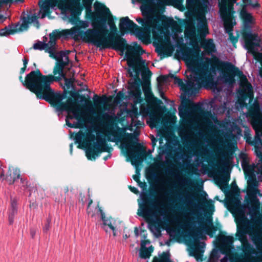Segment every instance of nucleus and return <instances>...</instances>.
Instances as JSON below:
<instances>
[{
	"label": "nucleus",
	"mask_w": 262,
	"mask_h": 262,
	"mask_svg": "<svg viewBox=\"0 0 262 262\" xmlns=\"http://www.w3.org/2000/svg\"><path fill=\"white\" fill-rule=\"evenodd\" d=\"M185 34L190 37H194L195 34L194 26L193 25L188 26L185 30Z\"/></svg>",
	"instance_id": "a19ab883"
},
{
	"label": "nucleus",
	"mask_w": 262,
	"mask_h": 262,
	"mask_svg": "<svg viewBox=\"0 0 262 262\" xmlns=\"http://www.w3.org/2000/svg\"><path fill=\"white\" fill-rule=\"evenodd\" d=\"M194 154L196 156L203 158L204 156L207 155L208 150L204 147H201L197 149Z\"/></svg>",
	"instance_id": "79ce46f5"
},
{
	"label": "nucleus",
	"mask_w": 262,
	"mask_h": 262,
	"mask_svg": "<svg viewBox=\"0 0 262 262\" xmlns=\"http://www.w3.org/2000/svg\"><path fill=\"white\" fill-rule=\"evenodd\" d=\"M153 212L151 211L147 204H143L140 205L138 212V214L139 215L147 218V217L151 216Z\"/></svg>",
	"instance_id": "2f4dec72"
},
{
	"label": "nucleus",
	"mask_w": 262,
	"mask_h": 262,
	"mask_svg": "<svg viewBox=\"0 0 262 262\" xmlns=\"http://www.w3.org/2000/svg\"><path fill=\"white\" fill-rule=\"evenodd\" d=\"M245 5L243 6L241 11V15L244 20V24L246 27H250L251 25L254 23V19L251 14L249 13L246 10V5L251 6L254 8L258 6V4H252L251 0H243Z\"/></svg>",
	"instance_id": "aec40b11"
},
{
	"label": "nucleus",
	"mask_w": 262,
	"mask_h": 262,
	"mask_svg": "<svg viewBox=\"0 0 262 262\" xmlns=\"http://www.w3.org/2000/svg\"><path fill=\"white\" fill-rule=\"evenodd\" d=\"M252 239L259 250H262V236L257 233L252 237Z\"/></svg>",
	"instance_id": "58836bf2"
},
{
	"label": "nucleus",
	"mask_w": 262,
	"mask_h": 262,
	"mask_svg": "<svg viewBox=\"0 0 262 262\" xmlns=\"http://www.w3.org/2000/svg\"><path fill=\"white\" fill-rule=\"evenodd\" d=\"M180 51L191 71L187 83H184L181 79L171 74L161 75L157 80L168 82L173 79L174 83L178 84L189 97H191L195 96L202 86L207 85L212 79L209 69L210 58H200L199 49L194 50L185 46L180 48Z\"/></svg>",
	"instance_id": "f03ea898"
},
{
	"label": "nucleus",
	"mask_w": 262,
	"mask_h": 262,
	"mask_svg": "<svg viewBox=\"0 0 262 262\" xmlns=\"http://www.w3.org/2000/svg\"><path fill=\"white\" fill-rule=\"evenodd\" d=\"M142 89L146 99H149L152 97L148 81L145 80L144 81L142 84Z\"/></svg>",
	"instance_id": "c9c22d12"
},
{
	"label": "nucleus",
	"mask_w": 262,
	"mask_h": 262,
	"mask_svg": "<svg viewBox=\"0 0 262 262\" xmlns=\"http://www.w3.org/2000/svg\"><path fill=\"white\" fill-rule=\"evenodd\" d=\"M152 262H170L169 254L163 252L162 254L160 256V258L155 257L152 260Z\"/></svg>",
	"instance_id": "ea45409f"
},
{
	"label": "nucleus",
	"mask_w": 262,
	"mask_h": 262,
	"mask_svg": "<svg viewBox=\"0 0 262 262\" xmlns=\"http://www.w3.org/2000/svg\"><path fill=\"white\" fill-rule=\"evenodd\" d=\"M201 46L204 50V52L207 55H212L216 52L215 45L212 39H205L202 40Z\"/></svg>",
	"instance_id": "c85d7f7f"
},
{
	"label": "nucleus",
	"mask_w": 262,
	"mask_h": 262,
	"mask_svg": "<svg viewBox=\"0 0 262 262\" xmlns=\"http://www.w3.org/2000/svg\"><path fill=\"white\" fill-rule=\"evenodd\" d=\"M69 51H67L66 52L60 51L58 52L57 51V46L54 48V51L53 54H51L50 56L56 59L58 62L59 65L62 66L64 67L66 66L68 64L69 59L68 55Z\"/></svg>",
	"instance_id": "b1692460"
},
{
	"label": "nucleus",
	"mask_w": 262,
	"mask_h": 262,
	"mask_svg": "<svg viewBox=\"0 0 262 262\" xmlns=\"http://www.w3.org/2000/svg\"><path fill=\"white\" fill-rule=\"evenodd\" d=\"M63 79H64L65 83L68 87L72 86L73 82L72 79H68L66 76L65 78H63Z\"/></svg>",
	"instance_id": "6e6d98bb"
},
{
	"label": "nucleus",
	"mask_w": 262,
	"mask_h": 262,
	"mask_svg": "<svg viewBox=\"0 0 262 262\" xmlns=\"http://www.w3.org/2000/svg\"><path fill=\"white\" fill-rule=\"evenodd\" d=\"M196 233L195 231H191L190 234V235L193 236V237H197L199 234H202V232L201 231V230L199 228H197L196 230Z\"/></svg>",
	"instance_id": "5fc2aeb1"
},
{
	"label": "nucleus",
	"mask_w": 262,
	"mask_h": 262,
	"mask_svg": "<svg viewBox=\"0 0 262 262\" xmlns=\"http://www.w3.org/2000/svg\"><path fill=\"white\" fill-rule=\"evenodd\" d=\"M83 138V144L87 147L86 156L88 159H95L98 153L106 152L109 150L105 138L98 134L95 138L91 128L87 129L85 135L82 131L76 134V139L78 142H81Z\"/></svg>",
	"instance_id": "39448f33"
},
{
	"label": "nucleus",
	"mask_w": 262,
	"mask_h": 262,
	"mask_svg": "<svg viewBox=\"0 0 262 262\" xmlns=\"http://www.w3.org/2000/svg\"><path fill=\"white\" fill-rule=\"evenodd\" d=\"M237 0H221L219 3V11L226 32L232 35L235 23L233 22V6Z\"/></svg>",
	"instance_id": "9b49d317"
},
{
	"label": "nucleus",
	"mask_w": 262,
	"mask_h": 262,
	"mask_svg": "<svg viewBox=\"0 0 262 262\" xmlns=\"http://www.w3.org/2000/svg\"><path fill=\"white\" fill-rule=\"evenodd\" d=\"M20 182L25 188H27L28 186V181L27 179L20 177Z\"/></svg>",
	"instance_id": "4d7b16f0"
},
{
	"label": "nucleus",
	"mask_w": 262,
	"mask_h": 262,
	"mask_svg": "<svg viewBox=\"0 0 262 262\" xmlns=\"http://www.w3.org/2000/svg\"><path fill=\"white\" fill-rule=\"evenodd\" d=\"M157 34L160 37L159 40L155 37H153L159 45L156 47V51L160 56H164L165 55L169 56L173 51V48L170 42V38L168 35L165 34L163 31V28L161 27L160 32L157 30Z\"/></svg>",
	"instance_id": "dca6fc26"
},
{
	"label": "nucleus",
	"mask_w": 262,
	"mask_h": 262,
	"mask_svg": "<svg viewBox=\"0 0 262 262\" xmlns=\"http://www.w3.org/2000/svg\"><path fill=\"white\" fill-rule=\"evenodd\" d=\"M173 212L174 214L172 215L173 217L172 220H170L169 216L167 217V220L172 223L180 224L182 222L181 219L182 216L184 219H188V213L183 214L181 212H176L175 211Z\"/></svg>",
	"instance_id": "473e14b6"
},
{
	"label": "nucleus",
	"mask_w": 262,
	"mask_h": 262,
	"mask_svg": "<svg viewBox=\"0 0 262 262\" xmlns=\"http://www.w3.org/2000/svg\"><path fill=\"white\" fill-rule=\"evenodd\" d=\"M106 99V97L105 96H103L101 97L97 95H94L93 98L94 105L95 106H97L99 104L102 103Z\"/></svg>",
	"instance_id": "49530a36"
},
{
	"label": "nucleus",
	"mask_w": 262,
	"mask_h": 262,
	"mask_svg": "<svg viewBox=\"0 0 262 262\" xmlns=\"http://www.w3.org/2000/svg\"><path fill=\"white\" fill-rule=\"evenodd\" d=\"M155 186L156 187V190L159 192L164 189L162 184H160L159 185H156Z\"/></svg>",
	"instance_id": "e2e57ef3"
},
{
	"label": "nucleus",
	"mask_w": 262,
	"mask_h": 262,
	"mask_svg": "<svg viewBox=\"0 0 262 262\" xmlns=\"http://www.w3.org/2000/svg\"><path fill=\"white\" fill-rule=\"evenodd\" d=\"M218 241L221 244V250L224 254H229L230 252V245L233 243L232 236L220 235L217 237Z\"/></svg>",
	"instance_id": "a878e982"
},
{
	"label": "nucleus",
	"mask_w": 262,
	"mask_h": 262,
	"mask_svg": "<svg viewBox=\"0 0 262 262\" xmlns=\"http://www.w3.org/2000/svg\"><path fill=\"white\" fill-rule=\"evenodd\" d=\"M227 255L228 254H226ZM221 262H228V257L227 255L225 256L223 258H222L220 260Z\"/></svg>",
	"instance_id": "69168bd1"
},
{
	"label": "nucleus",
	"mask_w": 262,
	"mask_h": 262,
	"mask_svg": "<svg viewBox=\"0 0 262 262\" xmlns=\"http://www.w3.org/2000/svg\"><path fill=\"white\" fill-rule=\"evenodd\" d=\"M210 63L212 70H215L216 67L218 70L222 71L223 73L221 76L222 80L229 85L233 86L235 82V75L238 76L239 89L238 90V99L236 104L237 107L239 106L241 108L247 106V98L252 100L254 94L253 87L243 72L236 68L231 62L223 61L215 56L210 58Z\"/></svg>",
	"instance_id": "20e7f679"
},
{
	"label": "nucleus",
	"mask_w": 262,
	"mask_h": 262,
	"mask_svg": "<svg viewBox=\"0 0 262 262\" xmlns=\"http://www.w3.org/2000/svg\"><path fill=\"white\" fill-rule=\"evenodd\" d=\"M144 63L145 60H143L140 55H138L135 57L133 58L132 63L127 62L128 67L135 69V70L138 68H140L143 67Z\"/></svg>",
	"instance_id": "72a5a7b5"
},
{
	"label": "nucleus",
	"mask_w": 262,
	"mask_h": 262,
	"mask_svg": "<svg viewBox=\"0 0 262 262\" xmlns=\"http://www.w3.org/2000/svg\"><path fill=\"white\" fill-rule=\"evenodd\" d=\"M260 138V141H256L255 140V137L254 138V141H252V139L251 137H247L246 139V142L248 143L249 144L251 145H255V146H259V145H262V134L261 133H260L259 135Z\"/></svg>",
	"instance_id": "37998d69"
},
{
	"label": "nucleus",
	"mask_w": 262,
	"mask_h": 262,
	"mask_svg": "<svg viewBox=\"0 0 262 262\" xmlns=\"http://www.w3.org/2000/svg\"><path fill=\"white\" fill-rule=\"evenodd\" d=\"M250 177L248 180L247 193H251L252 190H254L255 193L259 192L258 189V182L255 178L252 176Z\"/></svg>",
	"instance_id": "7c9ffc66"
},
{
	"label": "nucleus",
	"mask_w": 262,
	"mask_h": 262,
	"mask_svg": "<svg viewBox=\"0 0 262 262\" xmlns=\"http://www.w3.org/2000/svg\"><path fill=\"white\" fill-rule=\"evenodd\" d=\"M166 230L170 236H173L175 234V230L172 228H168Z\"/></svg>",
	"instance_id": "bf43d9fd"
},
{
	"label": "nucleus",
	"mask_w": 262,
	"mask_h": 262,
	"mask_svg": "<svg viewBox=\"0 0 262 262\" xmlns=\"http://www.w3.org/2000/svg\"><path fill=\"white\" fill-rule=\"evenodd\" d=\"M119 27L121 33L123 34L127 31L134 32L137 25L128 17H125L120 18Z\"/></svg>",
	"instance_id": "5701e85b"
},
{
	"label": "nucleus",
	"mask_w": 262,
	"mask_h": 262,
	"mask_svg": "<svg viewBox=\"0 0 262 262\" xmlns=\"http://www.w3.org/2000/svg\"><path fill=\"white\" fill-rule=\"evenodd\" d=\"M225 145L224 146L228 149H232L233 148V144L228 139H226L224 141Z\"/></svg>",
	"instance_id": "864d4df0"
},
{
	"label": "nucleus",
	"mask_w": 262,
	"mask_h": 262,
	"mask_svg": "<svg viewBox=\"0 0 262 262\" xmlns=\"http://www.w3.org/2000/svg\"><path fill=\"white\" fill-rule=\"evenodd\" d=\"M81 0H76V3L73 6L76 13L80 15L82 11L80 5ZM92 0H82V5L85 9L86 16L91 20L93 29H89L82 31L79 28L73 27L69 30H64L61 33L66 37L71 36L75 40L81 39L83 41L91 43L94 46L102 49L112 48L117 51H123L125 48L124 40L115 33L110 32L108 35V30L106 23L107 21L111 28L116 29L114 19L110 11L103 4L96 2L94 4V11H92Z\"/></svg>",
	"instance_id": "f257e3e1"
},
{
	"label": "nucleus",
	"mask_w": 262,
	"mask_h": 262,
	"mask_svg": "<svg viewBox=\"0 0 262 262\" xmlns=\"http://www.w3.org/2000/svg\"><path fill=\"white\" fill-rule=\"evenodd\" d=\"M45 83L23 82V84L28 89L34 93L38 98L46 100L53 105H57L63 99V95L60 92H54L51 89L53 77H46Z\"/></svg>",
	"instance_id": "423d86ee"
},
{
	"label": "nucleus",
	"mask_w": 262,
	"mask_h": 262,
	"mask_svg": "<svg viewBox=\"0 0 262 262\" xmlns=\"http://www.w3.org/2000/svg\"><path fill=\"white\" fill-rule=\"evenodd\" d=\"M207 194L204 192V194H201L200 196V201H201V204L202 205H204V204H208V202L207 200Z\"/></svg>",
	"instance_id": "3c124183"
},
{
	"label": "nucleus",
	"mask_w": 262,
	"mask_h": 262,
	"mask_svg": "<svg viewBox=\"0 0 262 262\" xmlns=\"http://www.w3.org/2000/svg\"><path fill=\"white\" fill-rule=\"evenodd\" d=\"M208 0H186V8L188 11L194 15L198 14V33L201 38L205 37L208 33L205 12L208 9Z\"/></svg>",
	"instance_id": "0eeeda50"
},
{
	"label": "nucleus",
	"mask_w": 262,
	"mask_h": 262,
	"mask_svg": "<svg viewBox=\"0 0 262 262\" xmlns=\"http://www.w3.org/2000/svg\"><path fill=\"white\" fill-rule=\"evenodd\" d=\"M251 125L255 132V140L260 141V133L262 134V112L260 111L259 103L255 100L249 110Z\"/></svg>",
	"instance_id": "2eb2a0df"
},
{
	"label": "nucleus",
	"mask_w": 262,
	"mask_h": 262,
	"mask_svg": "<svg viewBox=\"0 0 262 262\" xmlns=\"http://www.w3.org/2000/svg\"><path fill=\"white\" fill-rule=\"evenodd\" d=\"M89 26V23L86 21H84L82 23L81 27L82 28H85L88 27Z\"/></svg>",
	"instance_id": "0e129e2a"
},
{
	"label": "nucleus",
	"mask_w": 262,
	"mask_h": 262,
	"mask_svg": "<svg viewBox=\"0 0 262 262\" xmlns=\"http://www.w3.org/2000/svg\"><path fill=\"white\" fill-rule=\"evenodd\" d=\"M28 20L30 22H35L37 21V16L35 15H31L28 17Z\"/></svg>",
	"instance_id": "052dcab7"
},
{
	"label": "nucleus",
	"mask_w": 262,
	"mask_h": 262,
	"mask_svg": "<svg viewBox=\"0 0 262 262\" xmlns=\"http://www.w3.org/2000/svg\"><path fill=\"white\" fill-rule=\"evenodd\" d=\"M136 20L139 23H141L144 27H151L152 37L159 40L161 39L160 37L157 34V30H158L160 31L161 26L155 23L147 17H143V18L137 17Z\"/></svg>",
	"instance_id": "412c9836"
},
{
	"label": "nucleus",
	"mask_w": 262,
	"mask_h": 262,
	"mask_svg": "<svg viewBox=\"0 0 262 262\" xmlns=\"http://www.w3.org/2000/svg\"><path fill=\"white\" fill-rule=\"evenodd\" d=\"M179 135L183 140L189 142L193 140L195 137L194 133L187 128L182 129L180 132Z\"/></svg>",
	"instance_id": "c756f323"
},
{
	"label": "nucleus",
	"mask_w": 262,
	"mask_h": 262,
	"mask_svg": "<svg viewBox=\"0 0 262 262\" xmlns=\"http://www.w3.org/2000/svg\"><path fill=\"white\" fill-rule=\"evenodd\" d=\"M62 30L60 32L57 36L54 35H50L49 40H48L47 37H43V41H37L33 45V49L34 50H46L50 55L53 54L54 51V48L56 45L57 38L60 37H64L65 38H72L71 36L66 37L61 33Z\"/></svg>",
	"instance_id": "f3484780"
},
{
	"label": "nucleus",
	"mask_w": 262,
	"mask_h": 262,
	"mask_svg": "<svg viewBox=\"0 0 262 262\" xmlns=\"http://www.w3.org/2000/svg\"><path fill=\"white\" fill-rule=\"evenodd\" d=\"M177 178H178V180L179 181H178L179 185L183 186L187 184V180L185 178H183L182 177H179L178 176H177Z\"/></svg>",
	"instance_id": "603ef678"
},
{
	"label": "nucleus",
	"mask_w": 262,
	"mask_h": 262,
	"mask_svg": "<svg viewBox=\"0 0 262 262\" xmlns=\"http://www.w3.org/2000/svg\"><path fill=\"white\" fill-rule=\"evenodd\" d=\"M151 29L152 30L151 27H144L142 28L137 26L134 32L143 42L147 44L150 42Z\"/></svg>",
	"instance_id": "393cba45"
},
{
	"label": "nucleus",
	"mask_w": 262,
	"mask_h": 262,
	"mask_svg": "<svg viewBox=\"0 0 262 262\" xmlns=\"http://www.w3.org/2000/svg\"><path fill=\"white\" fill-rule=\"evenodd\" d=\"M151 251L149 249L144 247L142 244H141V247L139 252L140 257L144 259L148 258L151 255Z\"/></svg>",
	"instance_id": "4c0bfd02"
},
{
	"label": "nucleus",
	"mask_w": 262,
	"mask_h": 262,
	"mask_svg": "<svg viewBox=\"0 0 262 262\" xmlns=\"http://www.w3.org/2000/svg\"><path fill=\"white\" fill-rule=\"evenodd\" d=\"M125 56L127 62L130 63H132L133 58L138 55H142L144 53V51L140 46L134 47L130 45H127L125 47Z\"/></svg>",
	"instance_id": "4be33fe9"
},
{
	"label": "nucleus",
	"mask_w": 262,
	"mask_h": 262,
	"mask_svg": "<svg viewBox=\"0 0 262 262\" xmlns=\"http://www.w3.org/2000/svg\"><path fill=\"white\" fill-rule=\"evenodd\" d=\"M17 213V210L10 209L8 212V221L10 225H12L14 222V216Z\"/></svg>",
	"instance_id": "de8ad7c7"
},
{
	"label": "nucleus",
	"mask_w": 262,
	"mask_h": 262,
	"mask_svg": "<svg viewBox=\"0 0 262 262\" xmlns=\"http://www.w3.org/2000/svg\"><path fill=\"white\" fill-rule=\"evenodd\" d=\"M122 114L121 111L116 114L112 112L103 114L99 118L100 132L111 138L112 141L120 140L132 164L136 165L146 157L145 150L140 143L131 145L134 141L138 142V138L133 134H125L126 127L120 128L117 125L118 122L123 121L120 119Z\"/></svg>",
	"instance_id": "7ed1b4c3"
},
{
	"label": "nucleus",
	"mask_w": 262,
	"mask_h": 262,
	"mask_svg": "<svg viewBox=\"0 0 262 262\" xmlns=\"http://www.w3.org/2000/svg\"><path fill=\"white\" fill-rule=\"evenodd\" d=\"M140 113L143 117H146L149 115L147 123L151 128L156 127L160 122L161 114L155 109H151L148 105L142 104L140 107Z\"/></svg>",
	"instance_id": "a211bd4d"
},
{
	"label": "nucleus",
	"mask_w": 262,
	"mask_h": 262,
	"mask_svg": "<svg viewBox=\"0 0 262 262\" xmlns=\"http://www.w3.org/2000/svg\"><path fill=\"white\" fill-rule=\"evenodd\" d=\"M11 209L13 210H17V203L15 200H12L11 203Z\"/></svg>",
	"instance_id": "13d9d810"
},
{
	"label": "nucleus",
	"mask_w": 262,
	"mask_h": 262,
	"mask_svg": "<svg viewBox=\"0 0 262 262\" xmlns=\"http://www.w3.org/2000/svg\"><path fill=\"white\" fill-rule=\"evenodd\" d=\"M235 221L237 224V235L239 239L243 241L246 239V234L252 235L253 228L251 227V222L245 215L244 210L240 207L234 208Z\"/></svg>",
	"instance_id": "9d476101"
},
{
	"label": "nucleus",
	"mask_w": 262,
	"mask_h": 262,
	"mask_svg": "<svg viewBox=\"0 0 262 262\" xmlns=\"http://www.w3.org/2000/svg\"><path fill=\"white\" fill-rule=\"evenodd\" d=\"M12 180H10L9 184H13L16 181V180L19 179L20 178V171L19 170L17 169H13L12 172Z\"/></svg>",
	"instance_id": "a18cd8bd"
},
{
	"label": "nucleus",
	"mask_w": 262,
	"mask_h": 262,
	"mask_svg": "<svg viewBox=\"0 0 262 262\" xmlns=\"http://www.w3.org/2000/svg\"><path fill=\"white\" fill-rule=\"evenodd\" d=\"M190 105L192 108V110H189L186 107L183 106L179 108V114L180 116L183 119H188L191 115H196V118L201 120L202 119L208 125H210L212 123V121L210 118L211 115L205 114L202 110V104L200 102L193 103L190 102Z\"/></svg>",
	"instance_id": "ddd939ff"
},
{
	"label": "nucleus",
	"mask_w": 262,
	"mask_h": 262,
	"mask_svg": "<svg viewBox=\"0 0 262 262\" xmlns=\"http://www.w3.org/2000/svg\"><path fill=\"white\" fill-rule=\"evenodd\" d=\"M96 209L101 214V220H102L103 222L104 225H107L113 231V235L114 236L116 235L115 228L114 226H113V224L110 219H107L105 217V216L104 215V213L102 211V210L100 208H99L98 206L96 207Z\"/></svg>",
	"instance_id": "f704fd0d"
},
{
	"label": "nucleus",
	"mask_w": 262,
	"mask_h": 262,
	"mask_svg": "<svg viewBox=\"0 0 262 262\" xmlns=\"http://www.w3.org/2000/svg\"><path fill=\"white\" fill-rule=\"evenodd\" d=\"M251 193H247L249 200V210L252 216L256 215L260 209V202L257 198V195L261 196L262 194L258 193H255L254 190H252Z\"/></svg>",
	"instance_id": "6ab92c4d"
},
{
	"label": "nucleus",
	"mask_w": 262,
	"mask_h": 262,
	"mask_svg": "<svg viewBox=\"0 0 262 262\" xmlns=\"http://www.w3.org/2000/svg\"><path fill=\"white\" fill-rule=\"evenodd\" d=\"M229 178H227L226 177H224L221 179V181L223 183H226L228 181Z\"/></svg>",
	"instance_id": "774afa93"
},
{
	"label": "nucleus",
	"mask_w": 262,
	"mask_h": 262,
	"mask_svg": "<svg viewBox=\"0 0 262 262\" xmlns=\"http://www.w3.org/2000/svg\"><path fill=\"white\" fill-rule=\"evenodd\" d=\"M181 0H160L161 4L163 5H169L174 3H179Z\"/></svg>",
	"instance_id": "8fccbe9b"
},
{
	"label": "nucleus",
	"mask_w": 262,
	"mask_h": 262,
	"mask_svg": "<svg viewBox=\"0 0 262 262\" xmlns=\"http://www.w3.org/2000/svg\"><path fill=\"white\" fill-rule=\"evenodd\" d=\"M76 3V0H45L39 2L40 10L37 16L40 18H45L49 14L50 8H54L57 5L60 9L70 13L71 18H76L79 14L76 13L73 9V6Z\"/></svg>",
	"instance_id": "1a4fd4ad"
},
{
	"label": "nucleus",
	"mask_w": 262,
	"mask_h": 262,
	"mask_svg": "<svg viewBox=\"0 0 262 262\" xmlns=\"http://www.w3.org/2000/svg\"><path fill=\"white\" fill-rule=\"evenodd\" d=\"M57 109L58 111H65L68 115L66 118L67 124L74 128H82L85 122L84 115H79L80 106L71 98H69L66 102L59 104Z\"/></svg>",
	"instance_id": "6e6552de"
},
{
	"label": "nucleus",
	"mask_w": 262,
	"mask_h": 262,
	"mask_svg": "<svg viewBox=\"0 0 262 262\" xmlns=\"http://www.w3.org/2000/svg\"><path fill=\"white\" fill-rule=\"evenodd\" d=\"M140 9L142 11L143 17H147L155 23L158 25H160V23L161 21V16L159 15L155 16L153 14V11L151 8L149 6L146 5H143L141 6Z\"/></svg>",
	"instance_id": "bb28decb"
},
{
	"label": "nucleus",
	"mask_w": 262,
	"mask_h": 262,
	"mask_svg": "<svg viewBox=\"0 0 262 262\" xmlns=\"http://www.w3.org/2000/svg\"><path fill=\"white\" fill-rule=\"evenodd\" d=\"M63 68L64 67L62 66L57 64L54 69V75H43L41 74L39 70L33 71L26 75L24 82L45 83V81L47 79H46V77H53V82L54 81H60L63 78H65L66 75L63 73Z\"/></svg>",
	"instance_id": "f8f14e48"
},
{
	"label": "nucleus",
	"mask_w": 262,
	"mask_h": 262,
	"mask_svg": "<svg viewBox=\"0 0 262 262\" xmlns=\"http://www.w3.org/2000/svg\"><path fill=\"white\" fill-rule=\"evenodd\" d=\"M92 203L93 201L92 200H90L87 208V212L89 214H90L91 213V205L92 204Z\"/></svg>",
	"instance_id": "680f3d73"
},
{
	"label": "nucleus",
	"mask_w": 262,
	"mask_h": 262,
	"mask_svg": "<svg viewBox=\"0 0 262 262\" xmlns=\"http://www.w3.org/2000/svg\"><path fill=\"white\" fill-rule=\"evenodd\" d=\"M221 154L223 158L217 162V165L226 166L229 164L230 161L228 158V153L225 150L222 151Z\"/></svg>",
	"instance_id": "e433bc0d"
},
{
	"label": "nucleus",
	"mask_w": 262,
	"mask_h": 262,
	"mask_svg": "<svg viewBox=\"0 0 262 262\" xmlns=\"http://www.w3.org/2000/svg\"><path fill=\"white\" fill-rule=\"evenodd\" d=\"M141 91L139 88L136 87L130 91V95L133 98L134 104L131 110H127V117L130 118V124L129 125L131 130H133V127L135 129H139L144 124L143 121L138 120V108L136 104L141 102Z\"/></svg>",
	"instance_id": "4468645a"
},
{
	"label": "nucleus",
	"mask_w": 262,
	"mask_h": 262,
	"mask_svg": "<svg viewBox=\"0 0 262 262\" xmlns=\"http://www.w3.org/2000/svg\"><path fill=\"white\" fill-rule=\"evenodd\" d=\"M5 167V166L3 164L2 162L0 161V179L2 181L8 179V177L5 176L4 174V168Z\"/></svg>",
	"instance_id": "09e8293b"
},
{
	"label": "nucleus",
	"mask_w": 262,
	"mask_h": 262,
	"mask_svg": "<svg viewBox=\"0 0 262 262\" xmlns=\"http://www.w3.org/2000/svg\"><path fill=\"white\" fill-rule=\"evenodd\" d=\"M240 158L241 159L242 167L245 174L249 177L252 176L254 170V164H249V159L247 155L245 154H241Z\"/></svg>",
	"instance_id": "cd10ccee"
},
{
	"label": "nucleus",
	"mask_w": 262,
	"mask_h": 262,
	"mask_svg": "<svg viewBox=\"0 0 262 262\" xmlns=\"http://www.w3.org/2000/svg\"><path fill=\"white\" fill-rule=\"evenodd\" d=\"M50 229V224L49 223H48L45 226L44 228H43V230L45 231H47L48 230H49Z\"/></svg>",
	"instance_id": "338daca9"
},
{
	"label": "nucleus",
	"mask_w": 262,
	"mask_h": 262,
	"mask_svg": "<svg viewBox=\"0 0 262 262\" xmlns=\"http://www.w3.org/2000/svg\"><path fill=\"white\" fill-rule=\"evenodd\" d=\"M17 29H12L11 27H5L4 29L1 30L0 34L2 35H8L13 34Z\"/></svg>",
	"instance_id": "c03bdc74"
}]
</instances>
